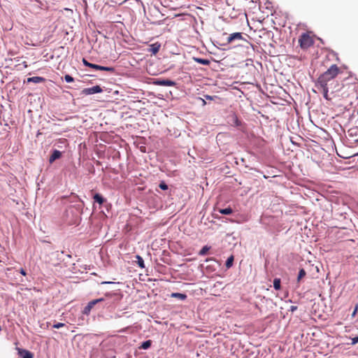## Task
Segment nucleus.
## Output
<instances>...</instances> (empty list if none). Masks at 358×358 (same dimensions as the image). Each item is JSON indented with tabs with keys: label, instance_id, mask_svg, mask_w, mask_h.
<instances>
[{
	"label": "nucleus",
	"instance_id": "obj_1",
	"mask_svg": "<svg viewBox=\"0 0 358 358\" xmlns=\"http://www.w3.org/2000/svg\"><path fill=\"white\" fill-rule=\"evenodd\" d=\"M341 72L336 64H332L325 72L321 74L315 82V87L319 92L322 93L323 97L330 101L334 97L338 96V93L347 87L348 92H353L355 87L352 85L347 86L341 85L336 77Z\"/></svg>",
	"mask_w": 358,
	"mask_h": 358
},
{
	"label": "nucleus",
	"instance_id": "obj_2",
	"mask_svg": "<svg viewBox=\"0 0 358 358\" xmlns=\"http://www.w3.org/2000/svg\"><path fill=\"white\" fill-rule=\"evenodd\" d=\"M299 43L302 49L306 50L313 45L314 40L308 33H303L299 38Z\"/></svg>",
	"mask_w": 358,
	"mask_h": 358
},
{
	"label": "nucleus",
	"instance_id": "obj_3",
	"mask_svg": "<svg viewBox=\"0 0 358 358\" xmlns=\"http://www.w3.org/2000/svg\"><path fill=\"white\" fill-rule=\"evenodd\" d=\"M83 64L85 66L94 69L95 70H99V71H105L110 73H113L115 71V69L113 67L110 66H103L97 64H94L92 63L89 62L86 59L83 58L82 60Z\"/></svg>",
	"mask_w": 358,
	"mask_h": 358
},
{
	"label": "nucleus",
	"instance_id": "obj_4",
	"mask_svg": "<svg viewBox=\"0 0 358 358\" xmlns=\"http://www.w3.org/2000/svg\"><path fill=\"white\" fill-rule=\"evenodd\" d=\"M103 92L102 88L99 85H95L92 87L85 88L82 90L81 94L83 95H91Z\"/></svg>",
	"mask_w": 358,
	"mask_h": 358
},
{
	"label": "nucleus",
	"instance_id": "obj_5",
	"mask_svg": "<svg viewBox=\"0 0 358 358\" xmlns=\"http://www.w3.org/2000/svg\"><path fill=\"white\" fill-rule=\"evenodd\" d=\"M104 299L103 298H100V299H94V300H92L91 301H90L87 305L85 307L83 311V313L84 315H89L91 310L94 308V306L99 303V302H101L103 301Z\"/></svg>",
	"mask_w": 358,
	"mask_h": 358
},
{
	"label": "nucleus",
	"instance_id": "obj_6",
	"mask_svg": "<svg viewBox=\"0 0 358 358\" xmlns=\"http://www.w3.org/2000/svg\"><path fill=\"white\" fill-rule=\"evenodd\" d=\"M154 84L159 86H170L173 87L175 86L176 83L173 80H169V79H157Z\"/></svg>",
	"mask_w": 358,
	"mask_h": 358
},
{
	"label": "nucleus",
	"instance_id": "obj_7",
	"mask_svg": "<svg viewBox=\"0 0 358 358\" xmlns=\"http://www.w3.org/2000/svg\"><path fill=\"white\" fill-rule=\"evenodd\" d=\"M17 351L22 358H33V354L29 350L17 348Z\"/></svg>",
	"mask_w": 358,
	"mask_h": 358
},
{
	"label": "nucleus",
	"instance_id": "obj_8",
	"mask_svg": "<svg viewBox=\"0 0 358 358\" xmlns=\"http://www.w3.org/2000/svg\"><path fill=\"white\" fill-rule=\"evenodd\" d=\"M242 38H243V36H242L241 33H239V32L234 33V34H230L228 36L227 42L229 43H230L232 41H234V40H241V39H242Z\"/></svg>",
	"mask_w": 358,
	"mask_h": 358
},
{
	"label": "nucleus",
	"instance_id": "obj_9",
	"mask_svg": "<svg viewBox=\"0 0 358 358\" xmlns=\"http://www.w3.org/2000/svg\"><path fill=\"white\" fill-rule=\"evenodd\" d=\"M62 157V152L59 150H55L52 153L51 156L50 157L49 162L50 163H52L54 161H55L57 159H59Z\"/></svg>",
	"mask_w": 358,
	"mask_h": 358
},
{
	"label": "nucleus",
	"instance_id": "obj_10",
	"mask_svg": "<svg viewBox=\"0 0 358 358\" xmlns=\"http://www.w3.org/2000/svg\"><path fill=\"white\" fill-rule=\"evenodd\" d=\"M45 80V79L43 77L34 76L28 78L27 81V83H40L44 82Z\"/></svg>",
	"mask_w": 358,
	"mask_h": 358
},
{
	"label": "nucleus",
	"instance_id": "obj_11",
	"mask_svg": "<svg viewBox=\"0 0 358 358\" xmlns=\"http://www.w3.org/2000/svg\"><path fill=\"white\" fill-rule=\"evenodd\" d=\"M52 266H56L57 264H50L49 262V261L45 260L42 264V268L48 272V271H52Z\"/></svg>",
	"mask_w": 358,
	"mask_h": 358
},
{
	"label": "nucleus",
	"instance_id": "obj_12",
	"mask_svg": "<svg viewBox=\"0 0 358 358\" xmlns=\"http://www.w3.org/2000/svg\"><path fill=\"white\" fill-rule=\"evenodd\" d=\"M94 201L97 202L100 205H102L105 202V199L99 194H95L93 196Z\"/></svg>",
	"mask_w": 358,
	"mask_h": 358
},
{
	"label": "nucleus",
	"instance_id": "obj_13",
	"mask_svg": "<svg viewBox=\"0 0 358 358\" xmlns=\"http://www.w3.org/2000/svg\"><path fill=\"white\" fill-rule=\"evenodd\" d=\"M171 297L176 298L180 300L184 301L187 299V295L185 294L176 292V293L171 294Z\"/></svg>",
	"mask_w": 358,
	"mask_h": 358
},
{
	"label": "nucleus",
	"instance_id": "obj_14",
	"mask_svg": "<svg viewBox=\"0 0 358 358\" xmlns=\"http://www.w3.org/2000/svg\"><path fill=\"white\" fill-rule=\"evenodd\" d=\"M160 48V44H158L157 43L152 44L150 45V52H152L153 54H156L159 52Z\"/></svg>",
	"mask_w": 358,
	"mask_h": 358
},
{
	"label": "nucleus",
	"instance_id": "obj_15",
	"mask_svg": "<svg viewBox=\"0 0 358 358\" xmlns=\"http://www.w3.org/2000/svg\"><path fill=\"white\" fill-rule=\"evenodd\" d=\"M151 345H152V341L151 340H148V341L142 343L141 345L138 348L139 349L147 350L149 348H150Z\"/></svg>",
	"mask_w": 358,
	"mask_h": 358
},
{
	"label": "nucleus",
	"instance_id": "obj_16",
	"mask_svg": "<svg viewBox=\"0 0 358 358\" xmlns=\"http://www.w3.org/2000/svg\"><path fill=\"white\" fill-rule=\"evenodd\" d=\"M194 59L197 63L203 64V65H209L210 64V61L208 59H206L196 58V57H194Z\"/></svg>",
	"mask_w": 358,
	"mask_h": 358
},
{
	"label": "nucleus",
	"instance_id": "obj_17",
	"mask_svg": "<svg viewBox=\"0 0 358 358\" xmlns=\"http://www.w3.org/2000/svg\"><path fill=\"white\" fill-rule=\"evenodd\" d=\"M136 262H137V264L138 265L139 267H141V268H145V264H144V261L143 259V258L137 255L136 256Z\"/></svg>",
	"mask_w": 358,
	"mask_h": 358
},
{
	"label": "nucleus",
	"instance_id": "obj_18",
	"mask_svg": "<svg viewBox=\"0 0 358 358\" xmlns=\"http://www.w3.org/2000/svg\"><path fill=\"white\" fill-rule=\"evenodd\" d=\"M219 212L223 215H230L233 213V210L231 208L229 207L224 209H220Z\"/></svg>",
	"mask_w": 358,
	"mask_h": 358
},
{
	"label": "nucleus",
	"instance_id": "obj_19",
	"mask_svg": "<svg viewBox=\"0 0 358 358\" xmlns=\"http://www.w3.org/2000/svg\"><path fill=\"white\" fill-rule=\"evenodd\" d=\"M234 259V258L233 255H231L227 259V260L226 261V264H225V266L227 268H229L230 267H231V266L233 265Z\"/></svg>",
	"mask_w": 358,
	"mask_h": 358
},
{
	"label": "nucleus",
	"instance_id": "obj_20",
	"mask_svg": "<svg viewBox=\"0 0 358 358\" xmlns=\"http://www.w3.org/2000/svg\"><path fill=\"white\" fill-rule=\"evenodd\" d=\"M210 247L208 245H205L202 248V249L199 251V255L201 256H204L207 254L208 251L210 250Z\"/></svg>",
	"mask_w": 358,
	"mask_h": 358
},
{
	"label": "nucleus",
	"instance_id": "obj_21",
	"mask_svg": "<svg viewBox=\"0 0 358 358\" xmlns=\"http://www.w3.org/2000/svg\"><path fill=\"white\" fill-rule=\"evenodd\" d=\"M273 287L276 290H279L280 289V278H275L273 280Z\"/></svg>",
	"mask_w": 358,
	"mask_h": 358
},
{
	"label": "nucleus",
	"instance_id": "obj_22",
	"mask_svg": "<svg viewBox=\"0 0 358 358\" xmlns=\"http://www.w3.org/2000/svg\"><path fill=\"white\" fill-rule=\"evenodd\" d=\"M64 80L66 83H72L74 81L73 78L69 74L65 75Z\"/></svg>",
	"mask_w": 358,
	"mask_h": 358
},
{
	"label": "nucleus",
	"instance_id": "obj_23",
	"mask_svg": "<svg viewBox=\"0 0 358 358\" xmlns=\"http://www.w3.org/2000/svg\"><path fill=\"white\" fill-rule=\"evenodd\" d=\"M306 275V271L304 269H301L299 272L298 275V280L299 281L302 278H303Z\"/></svg>",
	"mask_w": 358,
	"mask_h": 358
},
{
	"label": "nucleus",
	"instance_id": "obj_24",
	"mask_svg": "<svg viewBox=\"0 0 358 358\" xmlns=\"http://www.w3.org/2000/svg\"><path fill=\"white\" fill-rule=\"evenodd\" d=\"M159 187L163 189V190H166L168 189V185L164 182V181H162L160 183H159Z\"/></svg>",
	"mask_w": 358,
	"mask_h": 358
},
{
	"label": "nucleus",
	"instance_id": "obj_25",
	"mask_svg": "<svg viewBox=\"0 0 358 358\" xmlns=\"http://www.w3.org/2000/svg\"><path fill=\"white\" fill-rule=\"evenodd\" d=\"M64 326H65L64 323L58 322V323H56V324H53L52 327L55 328V329H59V328L63 327Z\"/></svg>",
	"mask_w": 358,
	"mask_h": 358
},
{
	"label": "nucleus",
	"instance_id": "obj_26",
	"mask_svg": "<svg viewBox=\"0 0 358 358\" xmlns=\"http://www.w3.org/2000/svg\"><path fill=\"white\" fill-rule=\"evenodd\" d=\"M358 310V303H356L355 306V309H354V311L352 312V317H355V315H356L357 312Z\"/></svg>",
	"mask_w": 358,
	"mask_h": 358
},
{
	"label": "nucleus",
	"instance_id": "obj_27",
	"mask_svg": "<svg viewBox=\"0 0 358 358\" xmlns=\"http://www.w3.org/2000/svg\"><path fill=\"white\" fill-rule=\"evenodd\" d=\"M358 343V336H355L352 338V345H355Z\"/></svg>",
	"mask_w": 358,
	"mask_h": 358
},
{
	"label": "nucleus",
	"instance_id": "obj_28",
	"mask_svg": "<svg viewBox=\"0 0 358 358\" xmlns=\"http://www.w3.org/2000/svg\"><path fill=\"white\" fill-rule=\"evenodd\" d=\"M20 272L23 275H27V273H26L25 270L23 269V268H20Z\"/></svg>",
	"mask_w": 358,
	"mask_h": 358
},
{
	"label": "nucleus",
	"instance_id": "obj_29",
	"mask_svg": "<svg viewBox=\"0 0 358 358\" xmlns=\"http://www.w3.org/2000/svg\"><path fill=\"white\" fill-rule=\"evenodd\" d=\"M348 95H349V94H346V95H345V92H343L341 93V96H343V97L347 96H348Z\"/></svg>",
	"mask_w": 358,
	"mask_h": 358
},
{
	"label": "nucleus",
	"instance_id": "obj_30",
	"mask_svg": "<svg viewBox=\"0 0 358 358\" xmlns=\"http://www.w3.org/2000/svg\"><path fill=\"white\" fill-rule=\"evenodd\" d=\"M296 309H297V307H296V306H291V310H292V311H294V310H296Z\"/></svg>",
	"mask_w": 358,
	"mask_h": 358
},
{
	"label": "nucleus",
	"instance_id": "obj_31",
	"mask_svg": "<svg viewBox=\"0 0 358 358\" xmlns=\"http://www.w3.org/2000/svg\"><path fill=\"white\" fill-rule=\"evenodd\" d=\"M110 283H112V282L103 281V282H101L102 285H103V284H110Z\"/></svg>",
	"mask_w": 358,
	"mask_h": 358
},
{
	"label": "nucleus",
	"instance_id": "obj_32",
	"mask_svg": "<svg viewBox=\"0 0 358 358\" xmlns=\"http://www.w3.org/2000/svg\"><path fill=\"white\" fill-rule=\"evenodd\" d=\"M23 65L24 66V67H27V62H23Z\"/></svg>",
	"mask_w": 358,
	"mask_h": 358
}]
</instances>
